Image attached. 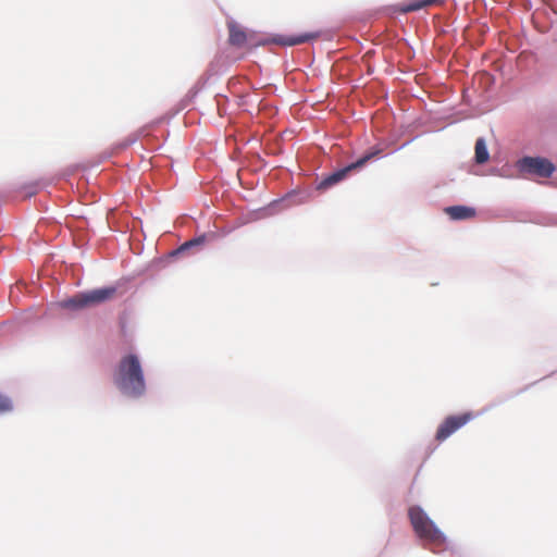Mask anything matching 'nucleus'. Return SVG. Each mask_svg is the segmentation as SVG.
<instances>
[{"instance_id": "nucleus-1", "label": "nucleus", "mask_w": 557, "mask_h": 557, "mask_svg": "<svg viewBox=\"0 0 557 557\" xmlns=\"http://www.w3.org/2000/svg\"><path fill=\"white\" fill-rule=\"evenodd\" d=\"M116 387L129 397H140L146 391V383L140 361L135 355L123 357L114 374Z\"/></svg>"}, {"instance_id": "nucleus-2", "label": "nucleus", "mask_w": 557, "mask_h": 557, "mask_svg": "<svg viewBox=\"0 0 557 557\" xmlns=\"http://www.w3.org/2000/svg\"><path fill=\"white\" fill-rule=\"evenodd\" d=\"M408 515L416 534L421 540L435 547H441L445 544L446 539L444 534L419 506L410 507Z\"/></svg>"}, {"instance_id": "nucleus-3", "label": "nucleus", "mask_w": 557, "mask_h": 557, "mask_svg": "<svg viewBox=\"0 0 557 557\" xmlns=\"http://www.w3.org/2000/svg\"><path fill=\"white\" fill-rule=\"evenodd\" d=\"M115 286H107L102 288L91 289L85 293H79L70 299L61 302L62 308L79 310L92 306L103 304L111 300L116 295Z\"/></svg>"}, {"instance_id": "nucleus-4", "label": "nucleus", "mask_w": 557, "mask_h": 557, "mask_svg": "<svg viewBox=\"0 0 557 557\" xmlns=\"http://www.w3.org/2000/svg\"><path fill=\"white\" fill-rule=\"evenodd\" d=\"M382 152V149L380 148H372L369 150L366 154H363L361 158H359L357 161L348 164L347 166L335 171L334 173L330 174L327 177H325L320 184V189L329 188L338 182L343 181L351 171L362 168L367 164L368 161L373 159L374 157L379 156Z\"/></svg>"}, {"instance_id": "nucleus-5", "label": "nucleus", "mask_w": 557, "mask_h": 557, "mask_svg": "<svg viewBox=\"0 0 557 557\" xmlns=\"http://www.w3.org/2000/svg\"><path fill=\"white\" fill-rule=\"evenodd\" d=\"M517 166L522 173L544 178L552 176L555 171L554 164L548 159L541 157H524L518 161Z\"/></svg>"}, {"instance_id": "nucleus-6", "label": "nucleus", "mask_w": 557, "mask_h": 557, "mask_svg": "<svg viewBox=\"0 0 557 557\" xmlns=\"http://www.w3.org/2000/svg\"><path fill=\"white\" fill-rule=\"evenodd\" d=\"M474 418L472 412L448 416L438 425L435 438L443 442Z\"/></svg>"}, {"instance_id": "nucleus-7", "label": "nucleus", "mask_w": 557, "mask_h": 557, "mask_svg": "<svg viewBox=\"0 0 557 557\" xmlns=\"http://www.w3.org/2000/svg\"><path fill=\"white\" fill-rule=\"evenodd\" d=\"M321 36L320 32H310L297 36L276 35L272 38V42L280 46H297L308 41L318 39Z\"/></svg>"}, {"instance_id": "nucleus-8", "label": "nucleus", "mask_w": 557, "mask_h": 557, "mask_svg": "<svg viewBox=\"0 0 557 557\" xmlns=\"http://www.w3.org/2000/svg\"><path fill=\"white\" fill-rule=\"evenodd\" d=\"M444 211L451 220H470L476 214L475 209L468 206H451Z\"/></svg>"}, {"instance_id": "nucleus-9", "label": "nucleus", "mask_w": 557, "mask_h": 557, "mask_svg": "<svg viewBox=\"0 0 557 557\" xmlns=\"http://www.w3.org/2000/svg\"><path fill=\"white\" fill-rule=\"evenodd\" d=\"M228 41L232 46L243 47L248 40L246 32L234 22L228 24Z\"/></svg>"}, {"instance_id": "nucleus-10", "label": "nucleus", "mask_w": 557, "mask_h": 557, "mask_svg": "<svg viewBox=\"0 0 557 557\" xmlns=\"http://www.w3.org/2000/svg\"><path fill=\"white\" fill-rule=\"evenodd\" d=\"M475 162L483 164L488 161L490 153L487 151L486 143L484 138H478L474 147Z\"/></svg>"}, {"instance_id": "nucleus-11", "label": "nucleus", "mask_w": 557, "mask_h": 557, "mask_svg": "<svg viewBox=\"0 0 557 557\" xmlns=\"http://www.w3.org/2000/svg\"><path fill=\"white\" fill-rule=\"evenodd\" d=\"M444 0H417L403 8V12L418 11L422 8L430 7L433 4L442 3Z\"/></svg>"}, {"instance_id": "nucleus-12", "label": "nucleus", "mask_w": 557, "mask_h": 557, "mask_svg": "<svg viewBox=\"0 0 557 557\" xmlns=\"http://www.w3.org/2000/svg\"><path fill=\"white\" fill-rule=\"evenodd\" d=\"M205 243V236H201V237H198V238H195V239H191L189 242H186L185 244H183L176 251L175 253H182L184 252L185 250L194 247V246H198V245H201Z\"/></svg>"}, {"instance_id": "nucleus-13", "label": "nucleus", "mask_w": 557, "mask_h": 557, "mask_svg": "<svg viewBox=\"0 0 557 557\" xmlns=\"http://www.w3.org/2000/svg\"><path fill=\"white\" fill-rule=\"evenodd\" d=\"M11 409H12L11 400L5 396L0 395V413L10 411Z\"/></svg>"}]
</instances>
